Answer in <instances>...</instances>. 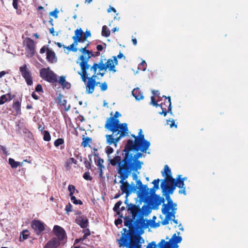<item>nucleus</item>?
<instances>
[{"mask_svg": "<svg viewBox=\"0 0 248 248\" xmlns=\"http://www.w3.org/2000/svg\"><path fill=\"white\" fill-rule=\"evenodd\" d=\"M139 149H136L134 147H130L129 145L125 144L123 150L124 156L122 159L119 155H116L112 159H109V163L113 166L116 165L123 169L131 171H138L141 169L143 162L139 160L142 157L143 153L142 151V147H140Z\"/></svg>", "mask_w": 248, "mask_h": 248, "instance_id": "f257e3e1", "label": "nucleus"}, {"mask_svg": "<svg viewBox=\"0 0 248 248\" xmlns=\"http://www.w3.org/2000/svg\"><path fill=\"white\" fill-rule=\"evenodd\" d=\"M126 207L128 211L132 215V218L128 216L124 217V225L129 228L128 231L126 229L124 228V232H127V236H128V233L130 232L131 230L136 232L140 231V234H143L144 229L148 226L144 219V212L149 210L148 206L144 204L140 208V204L136 205L130 203L127 204Z\"/></svg>", "mask_w": 248, "mask_h": 248, "instance_id": "f03ea898", "label": "nucleus"}, {"mask_svg": "<svg viewBox=\"0 0 248 248\" xmlns=\"http://www.w3.org/2000/svg\"><path fill=\"white\" fill-rule=\"evenodd\" d=\"M105 128L112 132L111 134L106 135L107 144L114 145L115 147L121 139L128 134V128L126 123H120L119 119L115 118H108L105 124Z\"/></svg>", "mask_w": 248, "mask_h": 248, "instance_id": "7ed1b4c3", "label": "nucleus"}, {"mask_svg": "<svg viewBox=\"0 0 248 248\" xmlns=\"http://www.w3.org/2000/svg\"><path fill=\"white\" fill-rule=\"evenodd\" d=\"M140 234V231H130L127 236L125 232L122 234L119 244L120 246L126 247L127 248H142V244L144 242V239ZM157 245L155 241L149 243L146 248H156Z\"/></svg>", "mask_w": 248, "mask_h": 248, "instance_id": "20e7f679", "label": "nucleus"}, {"mask_svg": "<svg viewBox=\"0 0 248 248\" xmlns=\"http://www.w3.org/2000/svg\"><path fill=\"white\" fill-rule=\"evenodd\" d=\"M89 45V43L86 46L80 49V51L82 54L79 57V59L81 61L79 63V66L81 68V72H78V74L81 76L82 80L86 82L87 76L90 75L87 72V70L89 69L90 65L88 64L89 60L92 57H95L99 56L100 53L98 51L93 52L92 51L87 49Z\"/></svg>", "mask_w": 248, "mask_h": 248, "instance_id": "39448f33", "label": "nucleus"}, {"mask_svg": "<svg viewBox=\"0 0 248 248\" xmlns=\"http://www.w3.org/2000/svg\"><path fill=\"white\" fill-rule=\"evenodd\" d=\"M110 68L109 70H112L113 68V65H110V63H108L107 65H104L102 63L94 62L92 66L90 67V71L93 75L91 77L87 76L86 80L88 79L86 85V93L88 94L92 93L94 91L96 85L98 84H100L99 82L96 81V75L95 72L97 71V69L101 71H106L107 68Z\"/></svg>", "mask_w": 248, "mask_h": 248, "instance_id": "423d86ee", "label": "nucleus"}, {"mask_svg": "<svg viewBox=\"0 0 248 248\" xmlns=\"http://www.w3.org/2000/svg\"><path fill=\"white\" fill-rule=\"evenodd\" d=\"M117 171L119 175V177L121 179L120 181V183L122 184L120 186L121 190L122 191L123 193H125L126 197L127 198L131 193L132 191H134L137 189L136 186L134 185L132 186L127 181H124V180L128 178L132 171L123 169L119 166H117Z\"/></svg>", "mask_w": 248, "mask_h": 248, "instance_id": "0eeeda50", "label": "nucleus"}, {"mask_svg": "<svg viewBox=\"0 0 248 248\" xmlns=\"http://www.w3.org/2000/svg\"><path fill=\"white\" fill-rule=\"evenodd\" d=\"M131 136L134 138V141L128 140L126 144L129 145L130 147H134L137 149H139L140 147H142V151L143 153H146L150 146V142L145 139L144 135L142 134V129L139 130L138 136L132 134Z\"/></svg>", "mask_w": 248, "mask_h": 248, "instance_id": "6e6552de", "label": "nucleus"}, {"mask_svg": "<svg viewBox=\"0 0 248 248\" xmlns=\"http://www.w3.org/2000/svg\"><path fill=\"white\" fill-rule=\"evenodd\" d=\"M160 187L162 189V192L167 201V204L164 203L162 208V213L165 214V213H167V211L170 210L171 206L174 205H176V204L173 202V201L170 197V195L172 194L174 191L168 185H164L163 184H161Z\"/></svg>", "mask_w": 248, "mask_h": 248, "instance_id": "1a4fd4ad", "label": "nucleus"}, {"mask_svg": "<svg viewBox=\"0 0 248 248\" xmlns=\"http://www.w3.org/2000/svg\"><path fill=\"white\" fill-rule=\"evenodd\" d=\"M137 187L139 189L138 192V196L140 198V204L141 202H146L150 199V193L149 192V188L147 185H143L140 180L136 181Z\"/></svg>", "mask_w": 248, "mask_h": 248, "instance_id": "9d476101", "label": "nucleus"}, {"mask_svg": "<svg viewBox=\"0 0 248 248\" xmlns=\"http://www.w3.org/2000/svg\"><path fill=\"white\" fill-rule=\"evenodd\" d=\"M182 240V237L176 236L175 233L169 241H165L164 239L161 240L158 246L159 248H178V244L180 243Z\"/></svg>", "mask_w": 248, "mask_h": 248, "instance_id": "9b49d317", "label": "nucleus"}, {"mask_svg": "<svg viewBox=\"0 0 248 248\" xmlns=\"http://www.w3.org/2000/svg\"><path fill=\"white\" fill-rule=\"evenodd\" d=\"M40 76L45 80L49 82L56 86L58 82L57 76L49 68H42L40 71Z\"/></svg>", "mask_w": 248, "mask_h": 248, "instance_id": "f8f14e48", "label": "nucleus"}, {"mask_svg": "<svg viewBox=\"0 0 248 248\" xmlns=\"http://www.w3.org/2000/svg\"><path fill=\"white\" fill-rule=\"evenodd\" d=\"M171 181L168 184V186L171 188L173 191L176 189V187L180 188L181 189L179 191V194H186V186L184 182V179H181V175H178L176 179L173 178L171 179Z\"/></svg>", "mask_w": 248, "mask_h": 248, "instance_id": "ddd939ff", "label": "nucleus"}, {"mask_svg": "<svg viewBox=\"0 0 248 248\" xmlns=\"http://www.w3.org/2000/svg\"><path fill=\"white\" fill-rule=\"evenodd\" d=\"M26 51V56L31 58L35 55V44L34 41L30 38L27 37L23 42Z\"/></svg>", "mask_w": 248, "mask_h": 248, "instance_id": "4468645a", "label": "nucleus"}, {"mask_svg": "<svg viewBox=\"0 0 248 248\" xmlns=\"http://www.w3.org/2000/svg\"><path fill=\"white\" fill-rule=\"evenodd\" d=\"M122 58H124V59H125V57L124 55V54L122 52H120L119 54L117 56H113L112 59H109L108 60H106V59H103L101 58L100 60H99V62H101L104 64V65H107L108 63H110V65H113V68H112V70H109L110 68H107V69L110 72L112 71L113 73L116 72V70L115 69V66L118 65V62L117 60L118 59H121Z\"/></svg>", "mask_w": 248, "mask_h": 248, "instance_id": "2eb2a0df", "label": "nucleus"}, {"mask_svg": "<svg viewBox=\"0 0 248 248\" xmlns=\"http://www.w3.org/2000/svg\"><path fill=\"white\" fill-rule=\"evenodd\" d=\"M163 97L165 98L166 99H168V100L164 101V103L159 105L162 109V111L159 112V114L163 115L164 116H166L167 113H170V114H172L170 97H167L166 96L163 95Z\"/></svg>", "mask_w": 248, "mask_h": 248, "instance_id": "dca6fc26", "label": "nucleus"}, {"mask_svg": "<svg viewBox=\"0 0 248 248\" xmlns=\"http://www.w3.org/2000/svg\"><path fill=\"white\" fill-rule=\"evenodd\" d=\"M19 71L22 76L25 79L26 83L28 85H31L33 84L31 72L27 67V65L24 64L19 67Z\"/></svg>", "mask_w": 248, "mask_h": 248, "instance_id": "f3484780", "label": "nucleus"}, {"mask_svg": "<svg viewBox=\"0 0 248 248\" xmlns=\"http://www.w3.org/2000/svg\"><path fill=\"white\" fill-rule=\"evenodd\" d=\"M31 227L37 235H40L45 230V224L39 220H33L31 223Z\"/></svg>", "mask_w": 248, "mask_h": 248, "instance_id": "a211bd4d", "label": "nucleus"}, {"mask_svg": "<svg viewBox=\"0 0 248 248\" xmlns=\"http://www.w3.org/2000/svg\"><path fill=\"white\" fill-rule=\"evenodd\" d=\"M53 232L60 242L66 238V233L64 229L59 225H55L53 227Z\"/></svg>", "mask_w": 248, "mask_h": 248, "instance_id": "6ab92c4d", "label": "nucleus"}, {"mask_svg": "<svg viewBox=\"0 0 248 248\" xmlns=\"http://www.w3.org/2000/svg\"><path fill=\"white\" fill-rule=\"evenodd\" d=\"M162 176H165L164 180H162L161 184H163L164 185H168V184L173 179L172 176L171 170L167 165H166L164 168V171H161Z\"/></svg>", "mask_w": 248, "mask_h": 248, "instance_id": "aec40b11", "label": "nucleus"}, {"mask_svg": "<svg viewBox=\"0 0 248 248\" xmlns=\"http://www.w3.org/2000/svg\"><path fill=\"white\" fill-rule=\"evenodd\" d=\"M75 221L83 229L86 228L89 226V220L84 215L76 217Z\"/></svg>", "mask_w": 248, "mask_h": 248, "instance_id": "412c9836", "label": "nucleus"}, {"mask_svg": "<svg viewBox=\"0 0 248 248\" xmlns=\"http://www.w3.org/2000/svg\"><path fill=\"white\" fill-rule=\"evenodd\" d=\"M61 244V242L56 237H53L49 240L43 248H58Z\"/></svg>", "mask_w": 248, "mask_h": 248, "instance_id": "4be33fe9", "label": "nucleus"}, {"mask_svg": "<svg viewBox=\"0 0 248 248\" xmlns=\"http://www.w3.org/2000/svg\"><path fill=\"white\" fill-rule=\"evenodd\" d=\"M83 31L81 28L78 29L75 31V35L72 37V39L76 42L83 43Z\"/></svg>", "mask_w": 248, "mask_h": 248, "instance_id": "5701e85b", "label": "nucleus"}, {"mask_svg": "<svg viewBox=\"0 0 248 248\" xmlns=\"http://www.w3.org/2000/svg\"><path fill=\"white\" fill-rule=\"evenodd\" d=\"M46 60L50 63H54L57 62V58L55 52L50 49H47Z\"/></svg>", "mask_w": 248, "mask_h": 248, "instance_id": "b1692460", "label": "nucleus"}, {"mask_svg": "<svg viewBox=\"0 0 248 248\" xmlns=\"http://www.w3.org/2000/svg\"><path fill=\"white\" fill-rule=\"evenodd\" d=\"M132 94L136 99L138 100L142 99L144 98L142 93L138 88L134 89L132 92Z\"/></svg>", "mask_w": 248, "mask_h": 248, "instance_id": "393cba45", "label": "nucleus"}, {"mask_svg": "<svg viewBox=\"0 0 248 248\" xmlns=\"http://www.w3.org/2000/svg\"><path fill=\"white\" fill-rule=\"evenodd\" d=\"M165 199L157 194H155L153 200V204L155 206H158L161 203H164Z\"/></svg>", "mask_w": 248, "mask_h": 248, "instance_id": "a878e982", "label": "nucleus"}, {"mask_svg": "<svg viewBox=\"0 0 248 248\" xmlns=\"http://www.w3.org/2000/svg\"><path fill=\"white\" fill-rule=\"evenodd\" d=\"M21 100L19 101L18 100L14 101L12 107L14 109H15L16 111V115H20L21 114Z\"/></svg>", "mask_w": 248, "mask_h": 248, "instance_id": "bb28decb", "label": "nucleus"}, {"mask_svg": "<svg viewBox=\"0 0 248 248\" xmlns=\"http://www.w3.org/2000/svg\"><path fill=\"white\" fill-rule=\"evenodd\" d=\"M104 160L100 157H98L97 159L96 165L98 167L99 176L102 177L103 176V169L104 168V166L103 165L104 163Z\"/></svg>", "mask_w": 248, "mask_h": 248, "instance_id": "cd10ccee", "label": "nucleus"}, {"mask_svg": "<svg viewBox=\"0 0 248 248\" xmlns=\"http://www.w3.org/2000/svg\"><path fill=\"white\" fill-rule=\"evenodd\" d=\"M176 206H177V204L172 205L170 207V209H171V211L169 212L170 210H168V211H167V213H165L164 214L166 215L167 216H169L168 217H169L170 219L172 217L175 218V215L176 213V211L177 210Z\"/></svg>", "mask_w": 248, "mask_h": 248, "instance_id": "c85d7f7f", "label": "nucleus"}, {"mask_svg": "<svg viewBox=\"0 0 248 248\" xmlns=\"http://www.w3.org/2000/svg\"><path fill=\"white\" fill-rule=\"evenodd\" d=\"M122 202L119 201L117 202L114 205V206L113 208V211L119 216L120 217H123L122 215H121V211L120 210V206L122 205Z\"/></svg>", "mask_w": 248, "mask_h": 248, "instance_id": "c756f323", "label": "nucleus"}, {"mask_svg": "<svg viewBox=\"0 0 248 248\" xmlns=\"http://www.w3.org/2000/svg\"><path fill=\"white\" fill-rule=\"evenodd\" d=\"M29 231L28 230H24L20 232L19 241L22 242L28 238L29 236Z\"/></svg>", "mask_w": 248, "mask_h": 248, "instance_id": "7c9ffc66", "label": "nucleus"}, {"mask_svg": "<svg viewBox=\"0 0 248 248\" xmlns=\"http://www.w3.org/2000/svg\"><path fill=\"white\" fill-rule=\"evenodd\" d=\"M9 164L13 169L16 168L18 166L22 165V163L16 161L13 158H9L8 159Z\"/></svg>", "mask_w": 248, "mask_h": 248, "instance_id": "2f4dec72", "label": "nucleus"}, {"mask_svg": "<svg viewBox=\"0 0 248 248\" xmlns=\"http://www.w3.org/2000/svg\"><path fill=\"white\" fill-rule=\"evenodd\" d=\"M92 141V139L91 138L87 137H83L82 138V142L81 143V146L84 148H85L88 146V145L90 147V145H89V143H91Z\"/></svg>", "mask_w": 248, "mask_h": 248, "instance_id": "473e14b6", "label": "nucleus"}, {"mask_svg": "<svg viewBox=\"0 0 248 248\" xmlns=\"http://www.w3.org/2000/svg\"><path fill=\"white\" fill-rule=\"evenodd\" d=\"M110 31L108 29L106 26H103L102 30V35L105 37H108L110 35Z\"/></svg>", "mask_w": 248, "mask_h": 248, "instance_id": "72a5a7b5", "label": "nucleus"}, {"mask_svg": "<svg viewBox=\"0 0 248 248\" xmlns=\"http://www.w3.org/2000/svg\"><path fill=\"white\" fill-rule=\"evenodd\" d=\"M18 0H13L12 4H13V7L14 8V9H15L16 10H17L16 13L17 14H20L21 13V11L20 10H18Z\"/></svg>", "mask_w": 248, "mask_h": 248, "instance_id": "f704fd0d", "label": "nucleus"}, {"mask_svg": "<svg viewBox=\"0 0 248 248\" xmlns=\"http://www.w3.org/2000/svg\"><path fill=\"white\" fill-rule=\"evenodd\" d=\"M64 140L62 138H59L57 139L54 143V146L56 147H59L60 145L64 143Z\"/></svg>", "mask_w": 248, "mask_h": 248, "instance_id": "c9c22d12", "label": "nucleus"}, {"mask_svg": "<svg viewBox=\"0 0 248 248\" xmlns=\"http://www.w3.org/2000/svg\"><path fill=\"white\" fill-rule=\"evenodd\" d=\"M43 139L46 141H49L51 140L50 135L48 131H45L44 132Z\"/></svg>", "mask_w": 248, "mask_h": 248, "instance_id": "e433bc0d", "label": "nucleus"}, {"mask_svg": "<svg viewBox=\"0 0 248 248\" xmlns=\"http://www.w3.org/2000/svg\"><path fill=\"white\" fill-rule=\"evenodd\" d=\"M68 189L69 191V196L70 197L73 196V194L76 190L75 186L74 185H70L68 186Z\"/></svg>", "mask_w": 248, "mask_h": 248, "instance_id": "4c0bfd02", "label": "nucleus"}, {"mask_svg": "<svg viewBox=\"0 0 248 248\" xmlns=\"http://www.w3.org/2000/svg\"><path fill=\"white\" fill-rule=\"evenodd\" d=\"M71 200L75 204L81 205L83 204L82 202L80 200H77L74 196L71 197Z\"/></svg>", "mask_w": 248, "mask_h": 248, "instance_id": "58836bf2", "label": "nucleus"}, {"mask_svg": "<svg viewBox=\"0 0 248 248\" xmlns=\"http://www.w3.org/2000/svg\"><path fill=\"white\" fill-rule=\"evenodd\" d=\"M8 101L7 95L3 94L0 97V105L4 104L6 101Z\"/></svg>", "mask_w": 248, "mask_h": 248, "instance_id": "ea45409f", "label": "nucleus"}, {"mask_svg": "<svg viewBox=\"0 0 248 248\" xmlns=\"http://www.w3.org/2000/svg\"><path fill=\"white\" fill-rule=\"evenodd\" d=\"M59 11L56 8L53 11L50 12L49 14V16H53L55 18H57L58 16V14Z\"/></svg>", "mask_w": 248, "mask_h": 248, "instance_id": "a19ab883", "label": "nucleus"}, {"mask_svg": "<svg viewBox=\"0 0 248 248\" xmlns=\"http://www.w3.org/2000/svg\"><path fill=\"white\" fill-rule=\"evenodd\" d=\"M78 42H76L75 41H74V42L71 44L69 46H70V48H71V50L73 52H77L78 49L76 47V46L78 45Z\"/></svg>", "mask_w": 248, "mask_h": 248, "instance_id": "79ce46f5", "label": "nucleus"}, {"mask_svg": "<svg viewBox=\"0 0 248 248\" xmlns=\"http://www.w3.org/2000/svg\"><path fill=\"white\" fill-rule=\"evenodd\" d=\"M84 179L86 180L91 181L93 179V177L90 175V173L89 171H86L83 176Z\"/></svg>", "mask_w": 248, "mask_h": 248, "instance_id": "37998d69", "label": "nucleus"}, {"mask_svg": "<svg viewBox=\"0 0 248 248\" xmlns=\"http://www.w3.org/2000/svg\"><path fill=\"white\" fill-rule=\"evenodd\" d=\"M160 182L159 179H156L154 180L152 182V184H154V186L155 188L158 189L159 188V183Z\"/></svg>", "mask_w": 248, "mask_h": 248, "instance_id": "c03bdc74", "label": "nucleus"}, {"mask_svg": "<svg viewBox=\"0 0 248 248\" xmlns=\"http://www.w3.org/2000/svg\"><path fill=\"white\" fill-rule=\"evenodd\" d=\"M106 153L107 155L109 156L110 154H111L113 152V148L110 146H107L105 149Z\"/></svg>", "mask_w": 248, "mask_h": 248, "instance_id": "a18cd8bd", "label": "nucleus"}, {"mask_svg": "<svg viewBox=\"0 0 248 248\" xmlns=\"http://www.w3.org/2000/svg\"><path fill=\"white\" fill-rule=\"evenodd\" d=\"M100 87L101 90L103 92L106 91L108 89V85L106 82L100 83Z\"/></svg>", "mask_w": 248, "mask_h": 248, "instance_id": "49530a36", "label": "nucleus"}, {"mask_svg": "<svg viewBox=\"0 0 248 248\" xmlns=\"http://www.w3.org/2000/svg\"><path fill=\"white\" fill-rule=\"evenodd\" d=\"M91 36V33L89 31H86L85 32L84 35L83 36V42H84L87 39L88 37H90Z\"/></svg>", "mask_w": 248, "mask_h": 248, "instance_id": "de8ad7c7", "label": "nucleus"}, {"mask_svg": "<svg viewBox=\"0 0 248 248\" xmlns=\"http://www.w3.org/2000/svg\"><path fill=\"white\" fill-rule=\"evenodd\" d=\"M66 103L67 101L65 99H63L61 105L63 106L65 108V110L68 111L70 108V105H68V107H66Z\"/></svg>", "mask_w": 248, "mask_h": 248, "instance_id": "09e8293b", "label": "nucleus"}, {"mask_svg": "<svg viewBox=\"0 0 248 248\" xmlns=\"http://www.w3.org/2000/svg\"><path fill=\"white\" fill-rule=\"evenodd\" d=\"M169 216H167L166 215L165 219L164 220L162 221V224L163 225H166L169 224V220L170 219V218L168 217Z\"/></svg>", "mask_w": 248, "mask_h": 248, "instance_id": "8fccbe9b", "label": "nucleus"}, {"mask_svg": "<svg viewBox=\"0 0 248 248\" xmlns=\"http://www.w3.org/2000/svg\"><path fill=\"white\" fill-rule=\"evenodd\" d=\"M65 81V77L64 76H62L60 77L58 82L62 86Z\"/></svg>", "mask_w": 248, "mask_h": 248, "instance_id": "3c124183", "label": "nucleus"}, {"mask_svg": "<svg viewBox=\"0 0 248 248\" xmlns=\"http://www.w3.org/2000/svg\"><path fill=\"white\" fill-rule=\"evenodd\" d=\"M91 164L92 163L89 162L87 159L86 158H85V161H84V164H85V167L89 170V169H91Z\"/></svg>", "mask_w": 248, "mask_h": 248, "instance_id": "603ef678", "label": "nucleus"}, {"mask_svg": "<svg viewBox=\"0 0 248 248\" xmlns=\"http://www.w3.org/2000/svg\"><path fill=\"white\" fill-rule=\"evenodd\" d=\"M35 91L37 92H43L42 86L41 84H38L37 85L35 88Z\"/></svg>", "mask_w": 248, "mask_h": 248, "instance_id": "864d4df0", "label": "nucleus"}, {"mask_svg": "<svg viewBox=\"0 0 248 248\" xmlns=\"http://www.w3.org/2000/svg\"><path fill=\"white\" fill-rule=\"evenodd\" d=\"M62 87L63 89L66 88L67 89H69L71 87V84L70 83L66 81L62 85Z\"/></svg>", "mask_w": 248, "mask_h": 248, "instance_id": "5fc2aeb1", "label": "nucleus"}, {"mask_svg": "<svg viewBox=\"0 0 248 248\" xmlns=\"http://www.w3.org/2000/svg\"><path fill=\"white\" fill-rule=\"evenodd\" d=\"M72 205L70 203H68L67 205H66L65 207V211L67 213H68L69 212H71L72 210Z\"/></svg>", "mask_w": 248, "mask_h": 248, "instance_id": "6e6d98bb", "label": "nucleus"}, {"mask_svg": "<svg viewBox=\"0 0 248 248\" xmlns=\"http://www.w3.org/2000/svg\"><path fill=\"white\" fill-rule=\"evenodd\" d=\"M151 103L153 106H155L156 107H157L159 105H158L157 103V102L155 100V97L153 96L151 97Z\"/></svg>", "mask_w": 248, "mask_h": 248, "instance_id": "4d7b16f0", "label": "nucleus"}, {"mask_svg": "<svg viewBox=\"0 0 248 248\" xmlns=\"http://www.w3.org/2000/svg\"><path fill=\"white\" fill-rule=\"evenodd\" d=\"M168 124H169L170 127L174 126L175 128L177 127V125L175 124L174 120H168Z\"/></svg>", "mask_w": 248, "mask_h": 248, "instance_id": "13d9d810", "label": "nucleus"}, {"mask_svg": "<svg viewBox=\"0 0 248 248\" xmlns=\"http://www.w3.org/2000/svg\"><path fill=\"white\" fill-rule=\"evenodd\" d=\"M82 232H83V233H84V234L85 235H86L87 236L90 235V234H91V232H90V230H89V229L84 228V229L83 230Z\"/></svg>", "mask_w": 248, "mask_h": 248, "instance_id": "bf43d9fd", "label": "nucleus"}, {"mask_svg": "<svg viewBox=\"0 0 248 248\" xmlns=\"http://www.w3.org/2000/svg\"><path fill=\"white\" fill-rule=\"evenodd\" d=\"M47 49H49L48 47L46 46H43L40 50V52L41 54H43L46 51H47Z\"/></svg>", "mask_w": 248, "mask_h": 248, "instance_id": "052dcab7", "label": "nucleus"}, {"mask_svg": "<svg viewBox=\"0 0 248 248\" xmlns=\"http://www.w3.org/2000/svg\"><path fill=\"white\" fill-rule=\"evenodd\" d=\"M156 219V217L154 216L153 217V220H152V222H153V223H154V224L153 225L152 227L154 228H156V227H159V223H155V221L154 220V219Z\"/></svg>", "mask_w": 248, "mask_h": 248, "instance_id": "680f3d73", "label": "nucleus"}, {"mask_svg": "<svg viewBox=\"0 0 248 248\" xmlns=\"http://www.w3.org/2000/svg\"><path fill=\"white\" fill-rule=\"evenodd\" d=\"M121 116V114L118 111H116L113 116H111L109 118H115V119H117L118 118Z\"/></svg>", "mask_w": 248, "mask_h": 248, "instance_id": "e2e57ef3", "label": "nucleus"}, {"mask_svg": "<svg viewBox=\"0 0 248 248\" xmlns=\"http://www.w3.org/2000/svg\"><path fill=\"white\" fill-rule=\"evenodd\" d=\"M157 189L155 188L154 187L152 188L150 190H149V193H150V197L151 196V195H154L155 194V191Z\"/></svg>", "mask_w": 248, "mask_h": 248, "instance_id": "0e129e2a", "label": "nucleus"}, {"mask_svg": "<svg viewBox=\"0 0 248 248\" xmlns=\"http://www.w3.org/2000/svg\"><path fill=\"white\" fill-rule=\"evenodd\" d=\"M69 163H74L75 164H77L78 162L73 157H71L69 158Z\"/></svg>", "mask_w": 248, "mask_h": 248, "instance_id": "69168bd1", "label": "nucleus"}, {"mask_svg": "<svg viewBox=\"0 0 248 248\" xmlns=\"http://www.w3.org/2000/svg\"><path fill=\"white\" fill-rule=\"evenodd\" d=\"M136 172L137 171H133L132 173V177L133 180H136L137 181V180H138V176L137 174L136 173Z\"/></svg>", "mask_w": 248, "mask_h": 248, "instance_id": "338daca9", "label": "nucleus"}, {"mask_svg": "<svg viewBox=\"0 0 248 248\" xmlns=\"http://www.w3.org/2000/svg\"><path fill=\"white\" fill-rule=\"evenodd\" d=\"M122 219L121 218H118L117 219L115 220V224L116 226L121 224L122 223Z\"/></svg>", "mask_w": 248, "mask_h": 248, "instance_id": "774afa93", "label": "nucleus"}]
</instances>
